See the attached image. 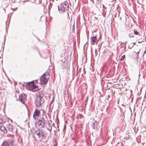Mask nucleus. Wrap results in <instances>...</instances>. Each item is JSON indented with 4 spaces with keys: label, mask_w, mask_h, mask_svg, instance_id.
Returning a JSON list of instances; mask_svg holds the SVG:
<instances>
[{
    "label": "nucleus",
    "mask_w": 146,
    "mask_h": 146,
    "mask_svg": "<svg viewBox=\"0 0 146 146\" xmlns=\"http://www.w3.org/2000/svg\"><path fill=\"white\" fill-rule=\"evenodd\" d=\"M125 58V55H123L121 57V58L120 59V60H124Z\"/></svg>",
    "instance_id": "412c9836"
},
{
    "label": "nucleus",
    "mask_w": 146,
    "mask_h": 146,
    "mask_svg": "<svg viewBox=\"0 0 146 146\" xmlns=\"http://www.w3.org/2000/svg\"><path fill=\"white\" fill-rule=\"evenodd\" d=\"M9 144L6 141H4L2 144L1 146H9Z\"/></svg>",
    "instance_id": "4468645a"
},
{
    "label": "nucleus",
    "mask_w": 146,
    "mask_h": 146,
    "mask_svg": "<svg viewBox=\"0 0 146 146\" xmlns=\"http://www.w3.org/2000/svg\"><path fill=\"white\" fill-rule=\"evenodd\" d=\"M91 44L93 45L95 44V42L97 41V38L95 36H93L91 37L90 39Z\"/></svg>",
    "instance_id": "1a4fd4ad"
},
{
    "label": "nucleus",
    "mask_w": 146,
    "mask_h": 146,
    "mask_svg": "<svg viewBox=\"0 0 146 146\" xmlns=\"http://www.w3.org/2000/svg\"><path fill=\"white\" fill-rule=\"evenodd\" d=\"M35 81H36V82H37V80H35Z\"/></svg>",
    "instance_id": "c756f323"
},
{
    "label": "nucleus",
    "mask_w": 146,
    "mask_h": 146,
    "mask_svg": "<svg viewBox=\"0 0 146 146\" xmlns=\"http://www.w3.org/2000/svg\"><path fill=\"white\" fill-rule=\"evenodd\" d=\"M110 97V96L109 95H108V98H109Z\"/></svg>",
    "instance_id": "bb28decb"
},
{
    "label": "nucleus",
    "mask_w": 146,
    "mask_h": 146,
    "mask_svg": "<svg viewBox=\"0 0 146 146\" xmlns=\"http://www.w3.org/2000/svg\"><path fill=\"white\" fill-rule=\"evenodd\" d=\"M102 7H103V8H104V5H102Z\"/></svg>",
    "instance_id": "a878e982"
},
{
    "label": "nucleus",
    "mask_w": 146,
    "mask_h": 146,
    "mask_svg": "<svg viewBox=\"0 0 146 146\" xmlns=\"http://www.w3.org/2000/svg\"><path fill=\"white\" fill-rule=\"evenodd\" d=\"M47 142V140H46L45 141V143H46Z\"/></svg>",
    "instance_id": "cd10ccee"
},
{
    "label": "nucleus",
    "mask_w": 146,
    "mask_h": 146,
    "mask_svg": "<svg viewBox=\"0 0 146 146\" xmlns=\"http://www.w3.org/2000/svg\"><path fill=\"white\" fill-rule=\"evenodd\" d=\"M5 123L4 121H3V119L1 118H0V124H3Z\"/></svg>",
    "instance_id": "a211bd4d"
},
{
    "label": "nucleus",
    "mask_w": 146,
    "mask_h": 146,
    "mask_svg": "<svg viewBox=\"0 0 146 146\" xmlns=\"http://www.w3.org/2000/svg\"><path fill=\"white\" fill-rule=\"evenodd\" d=\"M125 50H126V46L125 45V46L124 47L123 49L121 50V52L122 53H123L125 52Z\"/></svg>",
    "instance_id": "6ab92c4d"
},
{
    "label": "nucleus",
    "mask_w": 146,
    "mask_h": 146,
    "mask_svg": "<svg viewBox=\"0 0 146 146\" xmlns=\"http://www.w3.org/2000/svg\"><path fill=\"white\" fill-rule=\"evenodd\" d=\"M122 43L120 42H119L118 44V46L117 48H119V46H120V48H122L123 47V45H122Z\"/></svg>",
    "instance_id": "dca6fc26"
},
{
    "label": "nucleus",
    "mask_w": 146,
    "mask_h": 146,
    "mask_svg": "<svg viewBox=\"0 0 146 146\" xmlns=\"http://www.w3.org/2000/svg\"><path fill=\"white\" fill-rule=\"evenodd\" d=\"M57 145L56 144H54L52 146H57Z\"/></svg>",
    "instance_id": "b1692460"
},
{
    "label": "nucleus",
    "mask_w": 146,
    "mask_h": 146,
    "mask_svg": "<svg viewBox=\"0 0 146 146\" xmlns=\"http://www.w3.org/2000/svg\"><path fill=\"white\" fill-rule=\"evenodd\" d=\"M119 15H118V17H119Z\"/></svg>",
    "instance_id": "7c9ffc66"
},
{
    "label": "nucleus",
    "mask_w": 146,
    "mask_h": 146,
    "mask_svg": "<svg viewBox=\"0 0 146 146\" xmlns=\"http://www.w3.org/2000/svg\"><path fill=\"white\" fill-rule=\"evenodd\" d=\"M33 81L29 82L26 84V86L31 88L32 86H33Z\"/></svg>",
    "instance_id": "ddd939ff"
},
{
    "label": "nucleus",
    "mask_w": 146,
    "mask_h": 146,
    "mask_svg": "<svg viewBox=\"0 0 146 146\" xmlns=\"http://www.w3.org/2000/svg\"><path fill=\"white\" fill-rule=\"evenodd\" d=\"M0 130L4 133H7V130L6 129V128L3 125H0Z\"/></svg>",
    "instance_id": "9d476101"
},
{
    "label": "nucleus",
    "mask_w": 146,
    "mask_h": 146,
    "mask_svg": "<svg viewBox=\"0 0 146 146\" xmlns=\"http://www.w3.org/2000/svg\"><path fill=\"white\" fill-rule=\"evenodd\" d=\"M49 74L48 73L44 74L40 78V83L41 84H46L49 77Z\"/></svg>",
    "instance_id": "20e7f679"
},
{
    "label": "nucleus",
    "mask_w": 146,
    "mask_h": 146,
    "mask_svg": "<svg viewBox=\"0 0 146 146\" xmlns=\"http://www.w3.org/2000/svg\"><path fill=\"white\" fill-rule=\"evenodd\" d=\"M113 55V54L112 53H111V54L110 55V57L111 56H112Z\"/></svg>",
    "instance_id": "393cba45"
},
{
    "label": "nucleus",
    "mask_w": 146,
    "mask_h": 146,
    "mask_svg": "<svg viewBox=\"0 0 146 146\" xmlns=\"http://www.w3.org/2000/svg\"><path fill=\"white\" fill-rule=\"evenodd\" d=\"M6 129L7 130V131L12 132L13 130V126L9 123L6 125Z\"/></svg>",
    "instance_id": "6e6552de"
},
{
    "label": "nucleus",
    "mask_w": 146,
    "mask_h": 146,
    "mask_svg": "<svg viewBox=\"0 0 146 146\" xmlns=\"http://www.w3.org/2000/svg\"><path fill=\"white\" fill-rule=\"evenodd\" d=\"M144 98H145L146 99V91H145V94L144 96Z\"/></svg>",
    "instance_id": "5701e85b"
},
{
    "label": "nucleus",
    "mask_w": 146,
    "mask_h": 146,
    "mask_svg": "<svg viewBox=\"0 0 146 146\" xmlns=\"http://www.w3.org/2000/svg\"><path fill=\"white\" fill-rule=\"evenodd\" d=\"M115 16V17H116V15H115V16Z\"/></svg>",
    "instance_id": "c85d7f7f"
},
{
    "label": "nucleus",
    "mask_w": 146,
    "mask_h": 146,
    "mask_svg": "<svg viewBox=\"0 0 146 146\" xmlns=\"http://www.w3.org/2000/svg\"><path fill=\"white\" fill-rule=\"evenodd\" d=\"M134 34L135 35H139V33L135 30H134Z\"/></svg>",
    "instance_id": "aec40b11"
},
{
    "label": "nucleus",
    "mask_w": 146,
    "mask_h": 146,
    "mask_svg": "<svg viewBox=\"0 0 146 146\" xmlns=\"http://www.w3.org/2000/svg\"><path fill=\"white\" fill-rule=\"evenodd\" d=\"M44 96L43 92L42 91L39 92L37 95V98L36 100L35 104L37 107L41 106L44 102V100L42 97Z\"/></svg>",
    "instance_id": "f257e3e1"
},
{
    "label": "nucleus",
    "mask_w": 146,
    "mask_h": 146,
    "mask_svg": "<svg viewBox=\"0 0 146 146\" xmlns=\"http://www.w3.org/2000/svg\"><path fill=\"white\" fill-rule=\"evenodd\" d=\"M35 134L39 141H42V139H44L46 137L44 131L41 130L40 129H38L36 131Z\"/></svg>",
    "instance_id": "f03ea898"
},
{
    "label": "nucleus",
    "mask_w": 146,
    "mask_h": 146,
    "mask_svg": "<svg viewBox=\"0 0 146 146\" xmlns=\"http://www.w3.org/2000/svg\"><path fill=\"white\" fill-rule=\"evenodd\" d=\"M40 114V111L37 109H36L33 114V117L34 119H36L37 117Z\"/></svg>",
    "instance_id": "0eeeda50"
},
{
    "label": "nucleus",
    "mask_w": 146,
    "mask_h": 146,
    "mask_svg": "<svg viewBox=\"0 0 146 146\" xmlns=\"http://www.w3.org/2000/svg\"><path fill=\"white\" fill-rule=\"evenodd\" d=\"M39 2L40 3L42 4L44 7L46 6L47 3V0H40Z\"/></svg>",
    "instance_id": "9b49d317"
},
{
    "label": "nucleus",
    "mask_w": 146,
    "mask_h": 146,
    "mask_svg": "<svg viewBox=\"0 0 146 146\" xmlns=\"http://www.w3.org/2000/svg\"><path fill=\"white\" fill-rule=\"evenodd\" d=\"M92 127L93 129H95L96 128H97V125L95 124L93 122L92 123Z\"/></svg>",
    "instance_id": "2eb2a0df"
},
{
    "label": "nucleus",
    "mask_w": 146,
    "mask_h": 146,
    "mask_svg": "<svg viewBox=\"0 0 146 146\" xmlns=\"http://www.w3.org/2000/svg\"><path fill=\"white\" fill-rule=\"evenodd\" d=\"M27 95L25 94H22L19 95V101L22 103L25 104V101L27 100Z\"/></svg>",
    "instance_id": "423d86ee"
},
{
    "label": "nucleus",
    "mask_w": 146,
    "mask_h": 146,
    "mask_svg": "<svg viewBox=\"0 0 146 146\" xmlns=\"http://www.w3.org/2000/svg\"><path fill=\"white\" fill-rule=\"evenodd\" d=\"M37 86L34 84V81L33 82V86H32L31 89H35L36 88H37Z\"/></svg>",
    "instance_id": "f3484780"
},
{
    "label": "nucleus",
    "mask_w": 146,
    "mask_h": 146,
    "mask_svg": "<svg viewBox=\"0 0 146 146\" xmlns=\"http://www.w3.org/2000/svg\"><path fill=\"white\" fill-rule=\"evenodd\" d=\"M45 127H46L47 129L50 132H51L52 130V127L50 123L48 122V124H47Z\"/></svg>",
    "instance_id": "f8f14e48"
},
{
    "label": "nucleus",
    "mask_w": 146,
    "mask_h": 146,
    "mask_svg": "<svg viewBox=\"0 0 146 146\" xmlns=\"http://www.w3.org/2000/svg\"><path fill=\"white\" fill-rule=\"evenodd\" d=\"M129 36L130 37L132 38L134 36L133 35V33H129Z\"/></svg>",
    "instance_id": "4be33fe9"
},
{
    "label": "nucleus",
    "mask_w": 146,
    "mask_h": 146,
    "mask_svg": "<svg viewBox=\"0 0 146 146\" xmlns=\"http://www.w3.org/2000/svg\"><path fill=\"white\" fill-rule=\"evenodd\" d=\"M58 9L63 12L68 11L69 9V5L68 2L65 1L61 4V6L59 8L58 7Z\"/></svg>",
    "instance_id": "39448f33"
},
{
    "label": "nucleus",
    "mask_w": 146,
    "mask_h": 146,
    "mask_svg": "<svg viewBox=\"0 0 146 146\" xmlns=\"http://www.w3.org/2000/svg\"><path fill=\"white\" fill-rule=\"evenodd\" d=\"M47 123V121L44 119V117H41L39 120L36 123L35 125L40 126L41 127H44Z\"/></svg>",
    "instance_id": "7ed1b4c3"
}]
</instances>
